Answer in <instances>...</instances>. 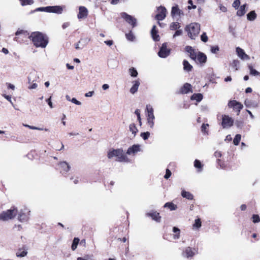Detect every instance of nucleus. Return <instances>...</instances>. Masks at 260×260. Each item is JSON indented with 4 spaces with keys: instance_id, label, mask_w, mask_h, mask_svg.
<instances>
[{
    "instance_id": "nucleus-3",
    "label": "nucleus",
    "mask_w": 260,
    "mask_h": 260,
    "mask_svg": "<svg viewBox=\"0 0 260 260\" xmlns=\"http://www.w3.org/2000/svg\"><path fill=\"white\" fill-rule=\"evenodd\" d=\"M186 30L188 32V36L191 39H195L199 34L200 24L198 23H191L186 27Z\"/></svg>"
},
{
    "instance_id": "nucleus-51",
    "label": "nucleus",
    "mask_w": 260,
    "mask_h": 260,
    "mask_svg": "<svg viewBox=\"0 0 260 260\" xmlns=\"http://www.w3.org/2000/svg\"><path fill=\"white\" fill-rule=\"evenodd\" d=\"M188 4H189L190 6H188V9L189 10H190L191 8L192 9H196L197 8L196 5H193L192 1V0H189L188 2Z\"/></svg>"
},
{
    "instance_id": "nucleus-50",
    "label": "nucleus",
    "mask_w": 260,
    "mask_h": 260,
    "mask_svg": "<svg viewBox=\"0 0 260 260\" xmlns=\"http://www.w3.org/2000/svg\"><path fill=\"white\" fill-rule=\"evenodd\" d=\"M253 222L254 223H258L260 221V218L257 215H253L252 216Z\"/></svg>"
},
{
    "instance_id": "nucleus-6",
    "label": "nucleus",
    "mask_w": 260,
    "mask_h": 260,
    "mask_svg": "<svg viewBox=\"0 0 260 260\" xmlns=\"http://www.w3.org/2000/svg\"><path fill=\"white\" fill-rule=\"evenodd\" d=\"M234 123V120L232 117L228 115H222L221 125L223 128H229L231 127Z\"/></svg>"
},
{
    "instance_id": "nucleus-21",
    "label": "nucleus",
    "mask_w": 260,
    "mask_h": 260,
    "mask_svg": "<svg viewBox=\"0 0 260 260\" xmlns=\"http://www.w3.org/2000/svg\"><path fill=\"white\" fill-rule=\"evenodd\" d=\"M181 13H182V12L179 9L178 5L172 7L171 12L172 16H174L175 15L180 16Z\"/></svg>"
},
{
    "instance_id": "nucleus-56",
    "label": "nucleus",
    "mask_w": 260,
    "mask_h": 260,
    "mask_svg": "<svg viewBox=\"0 0 260 260\" xmlns=\"http://www.w3.org/2000/svg\"><path fill=\"white\" fill-rule=\"evenodd\" d=\"M182 31L180 29L177 30L175 34L173 35V38L176 37V36H181L182 35Z\"/></svg>"
},
{
    "instance_id": "nucleus-20",
    "label": "nucleus",
    "mask_w": 260,
    "mask_h": 260,
    "mask_svg": "<svg viewBox=\"0 0 260 260\" xmlns=\"http://www.w3.org/2000/svg\"><path fill=\"white\" fill-rule=\"evenodd\" d=\"M247 7V4H245L242 6H241L239 8V9L237 12V15L238 16H243L246 12V8Z\"/></svg>"
},
{
    "instance_id": "nucleus-23",
    "label": "nucleus",
    "mask_w": 260,
    "mask_h": 260,
    "mask_svg": "<svg viewBox=\"0 0 260 260\" xmlns=\"http://www.w3.org/2000/svg\"><path fill=\"white\" fill-rule=\"evenodd\" d=\"M183 69L187 71L190 72L192 70V66L188 62V61L184 60L183 61Z\"/></svg>"
},
{
    "instance_id": "nucleus-2",
    "label": "nucleus",
    "mask_w": 260,
    "mask_h": 260,
    "mask_svg": "<svg viewBox=\"0 0 260 260\" xmlns=\"http://www.w3.org/2000/svg\"><path fill=\"white\" fill-rule=\"evenodd\" d=\"M107 157L109 159L116 157V160L120 162L126 161L127 160V158L124 154L123 150L121 149L110 150L108 153Z\"/></svg>"
},
{
    "instance_id": "nucleus-12",
    "label": "nucleus",
    "mask_w": 260,
    "mask_h": 260,
    "mask_svg": "<svg viewBox=\"0 0 260 260\" xmlns=\"http://www.w3.org/2000/svg\"><path fill=\"white\" fill-rule=\"evenodd\" d=\"M236 51L238 57L241 59L249 60L250 59V57L245 53L244 50L239 47L236 48Z\"/></svg>"
},
{
    "instance_id": "nucleus-45",
    "label": "nucleus",
    "mask_w": 260,
    "mask_h": 260,
    "mask_svg": "<svg viewBox=\"0 0 260 260\" xmlns=\"http://www.w3.org/2000/svg\"><path fill=\"white\" fill-rule=\"evenodd\" d=\"M240 0H235L232 6L235 8L236 9H238L240 5Z\"/></svg>"
},
{
    "instance_id": "nucleus-31",
    "label": "nucleus",
    "mask_w": 260,
    "mask_h": 260,
    "mask_svg": "<svg viewBox=\"0 0 260 260\" xmlns=\"http://www.w3.org/2000/svg\"><path fill=\"white\" fill-rule=\"evenodd\" d=\"M191 99L200 102L203 99V95L201 93H194L191 96Z\"/></svg>"
},
{
    "instance_id": "nucleus-37",
    "label": "nucleus",
    "mask_w": 260,
    "mask_h": 260,
    "mask_svg": "<svg viewBox=\"0 0 260 260\" xmlns=\"http://www.w3.org/2000/svg\"><path fill=\"white\" fill-rule=\"evenodd\" d=\"M180 27V25H179V23L177 22H172L171 24H170V29L171 30H176L178 28H179Z\"/></svg>"
},
{
    "instance_id": "nucleus-41",
    "label": "nucleus",
    "mask_w": 260,
    "mask_h": 260,
    "mask_svg": "<svg viewBox=\"0 0 260 260\" xmlns=\"http://www.w3.org/2000/svg\"><path fill=\"white\" fill-rule=\"evenodd\" d=\"M173 231L174 233H178L177 234L175 235L174 236V239H178L179 238L180 235V230L176 227H174L173 229Z\"/></svg>"
},
{
    "instance_id": "nucleus-32",
    "label": "nucleus",
    "mask_w": 260,
    "mask_h": 260,
    "mask_svg": "<svg viewBox=\"0 0 260 260\" xmlns=\"http://www.w3.org/2000/svg\"><path fill=\"white\" fill-rule=\"evenodd\" d=\"M129 131L131 132L133 134H134V136L136 135L137 133L138 132L137 127L134 123L130 124L129 126Z\"/></svg>"
},
{
    "instance_id": "nucleus-42",
    "label": "nucleus",
    "mask_w": 260,
    "mask_h": 260,
    "mask_svg": "<svg viewBox=\"0 0 260 260\" xmlns=\"http://www.w3.org/2000/svg\"><path fill=\"white\" fill-rule=\"evenodd\" d=\"M129 73L132 77H136L138 75V72L136 69L132 68L129 69Z\"/></svg>"
},
{
    "instance_id": "nucleus-11",
    "label": "nucleus",
    "mask_w": 260,
    "mask_h": 260,
    "mask_svg": "<svg viewBox=\"0 0 260 260\" xmlns=\"http://www.w3.org/2000/svg\"><path fill=\"white\" fill-rule=\"evenodd\" d=\"M88 10L84 6H80L77 17L79 19H85L88 15Z\"/></svg>"
},
{
    "instance_id": "nucleus-29",
    "label": "nucleus",
    "mask_w": 260,
    "mask_h": 260,
    "mask_svg": "<svg viewBox=\"0 0 260 260\" xmlns=\"http://www.w3.org/2000/svg\"><path fill=\"white\" fill-rule=\"evenodd\" d=\"M140 85V82L138 81H135L133 86L130 89V92L132 94H134L138 90V87Z\"/></svg>"
},
{
    "instance_id": "nucleus-55",
    "label": "nucleus",
    "mask_w": 260,
    "mask_h": 260,
    "mask_svg": "<svg viewBox=\"0 0 260 260\" xmlns=\"http://www.w3.org/2000/svg\"><path fill=\"white\" fill-rule=\"evenodd\" d=\"M3 96H4L6 100H7L9 102L11 103L12 105H13V103L11 100V96L8 95H6V94H2Z\"/></svg>"
},
{
    "instance_id": "nucleus-59",
    "label": "nucleus",
    "mask_w": 260,
    "mask_h": 260,
    "mask_svg": "<svg viewBox=\"0 0 260 260\" xmlns=\"http://www.w3.org/2000/svg\"><path fill=\"white\" fill-rule=\"evenodd\" d=\"M46 102L48 103V105L50 107V108H53L52 103L51 101V97L46 100Z\"/></svg>"
},
{
    "instance_id": "nucleus-44",
    "label": "nucleus",
    "mask_w": 260,
    "mask_h": 260,
    "mask_svg": "<svg viewBox=\"0 0 260 260\" xmlns=\"http://www.w3.org/2000/svg\"><path fill=\"white\" fill-rule=\"evenodd\" d=\"M141 136L143 138V139L144 140H146L148 139V138L150 136V133L148 132L142 133L141 134Z\"/></svg>"
},
{
    "instance_id": "nucleus-26",
    "label": "nucleus",
    "mask_w": 260,
    "mask_h": 260,
    "mask_svg": "<svg viewBox=\"0 0 260 260\" xmlns=\"http://www.w3.org/2000/svg\"><path fill=\"white\" fill-rule=\"evenodd\" d=\"M181 196L183 198H186L188 200H191L193 198V195L189 192L182 190L181 192Z\"/></svg>"
},
{
    "instance_id": "nucleus-25",
    "label": "nucleus",
    "mask_w": 260,
    "mask_h": 260,
    "mask_svg": "<svg viewBox=\"0 0 260 260\" xmlns=\"http://www.w3.org/2000/svg\"><path fill=\"white\" fill-rule=\"evenodd\" d=\"M257 15L254 11H250L247 14V18L249 21H254L256 18Z\"/></svg>"
},
{
    "instance_id": "nucleus-33",
    "label": "nucleus",
    "mask_w": 260,
    "mask_h": 260,
    "mask_svg": "<svg viewBox=\"0 0 260 260\" xmlns=\"http://www.w3.org/2000/svg\"><path fill=\"white\" fill-rule=\"evenodd\" d=\"M149 215L152 217V218L157 221L159 222L160 221V216H159V214L157 212H154L152 213H150Z\"/></svg>"
},
{
    "instance_id": "nucleus-1",
    "label": "nucleus",
    "mask_w": 260,
    "mask_h": 260,
    "mask_svg": "<svg viewBox=\"0 0 260 260\" xmlns=\"http://www.w3.org/2000/svg\"><path fill=\"white\" fill-rule=\"evenodd\" d=\"M29 38L36 47L45 48L48 43L47 37L38 31L32 32Z\"/></svg>"
},
{
    "instance_id": "nucleus-13",
    "label": "nucleus",
    "mask_w": 260,
    "mask_h": 260,
    "mask_svg": "<svg viewBox=\"0 0 260 260\" xmlns=\"http://www.w3.org/2000/svg\"><path fill=\"white\" fill-rule=\"evenodd\" d=\"M185 50L187 52L189 53L190 57L192 60L196 61L197 55L198 54H197L194 49L191 46H187L185 47Z\"/></svg>"
},
{
    "instance_id": "nucleus-10",
    "label": "nucleus",
    "mask_w": 260,
    "mask_h": 260,
    "mask_svg": "<svg viewBox=\"0 0 260 260\" xmlns=\"http://www.w3.org/2000/svg\"><path fill=\"white\" fill-rule=\"evenodd\" d=\"M228 106L230 107H232L233 109L238 113L240 112L241 110L243 108V105L239 102L235 100L230 101L228 104ZM239 113H238V114Z\"/></svg>"
},
{
    "instance_id": "nucleus-46",
    "label": "nucleus",
    "mask_w": 260,
    "mask_h": 260,
    "mask_svg": "<svg viewBox=\"0 0 260 260\" xmlns=\"http://www.w3.org/2000/svg\"><path fill=\"white\" fill-rule=\"evenodd\" d=\"M219 50V48L218 46H212L211 48V51L212 53L216 54Z\"/></svg>"
},
{
    "instance_id": "nucleus-27",
    "label": "nucleus",
    "mask_w": 260,
    "mask_h": 260,
    "mask_svg": "<svg viewBox=\"0 0 260 260\" xmlns=\"http://www.w3.org/2000/svg\"><path fill=\"white\" fill-rule=\"evenodd\" d=\"M164 207L165 208H169L171 211H174L177 209V206L176 205L174 204L172 202L166 203Z\"/></svg>"
},
{
    "instance_id": "nucleus-49",
    "label": "nucleus",
    "mask_w": 260,
    "mask_h": 260,
    "mask_svg": "<svg viewBox=\"0 0 260 260\" xmlns=\"http://www.w3.org/2000/svg\"><path fill=\"white\" fill-rule=\"evenodd\" d=\"M201 40L204 42H207L208 40V38L205 32L203 33V34L201 36Z\"/></svg>"
},
{
    "instance_id": "nucleus-60",
    "label": "nucleus",
    "mask_w": 260,
    "mask_h": 260,
    "mask_svg": "<svg viewBox=\"0 0 260 260\" xmlns=\"http://www.w3.org/2000/svg\"><path fill=\"white\" fill-rule=\"evenodd\" d=\"M209 126L208 124H203L201 127V129L203 132H205L207 127Z\"/></svg>"
},
{
    "instance_id": "nucleus-39",
    "label": "nucleus",
    "mask_w": 260,
    "mask_h": 260,
    "mask_svg": "<svg viewBox=\"0 0 260 260\" xmlns=\"http://www.w3.org/2000/svg\"><path fill=\"white\" fill-rule=\"evenodd\" d=\"M22 6L30 5L34 3L33 0H19Z\"/></svg>"
},
{
    "instance_id": "nucleus-28",
    "label": "nucleus",
    "mask_w": 260,
    "mask_h": 260,
    "mask_svg": "<svg viewBox=\"0 0 260 260\" xmlns=\"http://www.w3.org/2000/svg\"><path fill=\"white\" fill-rule=\"evenodd\" d=\"M89 41L90 39L88 38H81L79 41V43L80 44L81 47H82V49L88 44Z\"/></svg>"
},
{
    "instance_id": "nucleus-48",
    "label": "nucleus",
    "mask_w": 260,
    "mask_h": 260,
    "mask_svg": "<svg viewBox=\"0 0 260 260\" xmlns=\"http://www.w3.org/2000/svg\"><path fill=\"white\" fill-rule=\"evenodd\" d=\"M48 7H40V8H37L34 11L36 12V11H44V12H48V11H49L48 9Z\"/></svg>"
},
{
    "instance_id": "nucleus-24",
    "label": "nucleus",
    "mask_w": 260,
    "mask_h": 260,
    "mask_svg": "<svg viewBox=\"0 0 260 260\" xmlns=\"http://www.w3.org/2000/svg\"><path fill=\"white\" fill-rule=\"evenodd\" d=\"M27 254L26 249L23 248H19L16 253V256L17 257H23L25 256Z\"/></svg>"
},
{
    "instance_id": "nucleus-16",
    "label": "nucleus",
    "mask_w": 260,
    "mask_h": 260,
    "mask_svg": "<svg viewBox=\"0 0 260 260\" xmlns=\"http://www.w3.org/2000/svg\"><path fill=\"white\" fill-rule=\"evenodd\" d=\"M207 56L206 55L201 52H199L197 55L196 60L200 63H205L206 62Z\"/></svg>"
},
{
    "instance_id": "nucleus-52",
    "label": "nucleus",
    "mask_w": 260,
    "mask_h": 260,
    "mask_svg": "<svg viewBox=\"0 0 260 260\" xmlns=\"http://www.w3.org/2000/svg\"><path fill=\"white\" fill-rule=\"evenodd\" d=\"M23 125L24 126L28 127V128H29L30 129H37V130H40V131L43 130V128L37 127L34 126L29 125H27V124H23Z\"/></svg>"
},
{
    "instance_id": "nucleus-34",
    "label": "nucleus",
    "mask_w": 260,
    "mask_h": 260,
    "mask_svg": "<svg viewBox=\"0 0 260 260\" xmlns=\"http://www.w3.org/2000/svg\"><path fill=\"white\" fill-rule=\"evenodd\" d=\"M185 256L187 257H191L194 255L193 252L191 250L190 247L186 248L185 251Z\"/></svg>"
},
{
    "instance_id": "nucleus-64",
    "label": "nucleus",
    "mask_w": 260,
    "mask_h": 260,
    "mask_svg": "<svg viewBox=\"0 0 260 260\" xmlns=\"http://www.w3.org/2000/svg\"><path fill=\"white\" fill-rule=\"evenodd\" d=\"M75 48L77 50L81 49L82 47H81L80 44L79 43V42L75 44Z\"/></svg>"
},
{
    "instance_id": "nucleus-5",
    "label": "nucleus",
    "mask_w": 260,
    "mask_h": 260,
    "mask_svg": "<svg viewBox=\"0 0 260 260\" xmlns=\"http://www.w3.org/2000/svg\"><path fill=\"white\" fill-rule=\"evenodd\" d=\"M146 110L147 111L148 124L151 128H152L154 124L153 120L155 118L154 115L153 114V109L150 105H148L146 106Z\"/></svg>"
},
{
    "instance_id": "nucleus-8",
    "label": "nucleus",
    "mask_w": 260,
    "mask_h": 260,
    "mask_svg": "<svg viewBox=\"0 0 260 260\" xmlns=\"http://www.w3.org/2000/svg\"><path fill=\"white\" fill-rule=\"evenodd\" d=\"M157 10L158 13L155 17V19L158 21L164 20L166 17L167 10L166 8L161 6L157 8Z\"/></svg>"
},
{
    "instance_id": "nucleus-38",
    "label": "nucleus",
    "mask_w": 260,
    "mask_h": 260,
    "mask_svg": "<svg viewBox=\"0 0 260 260\" xmlns=\"http://www.w3.org/2000/svg\"><path fill=\"white\" fill-rule=\"evenodd\" d=\"M241 136L240 134H237L234 139L233 143L235 145H238L241 140Z\"/></svg>"
},
{
    "instance_id": "nucleus-61",
    "label": "nucleus",
    "mask_w": 260,
    "mask_h": 260,
    "mask_svg": "<svg viewBox=\"0 0 260 260\" xmlns=\"http://www.w3.org/2000/svg\"><path fill=\"white\" fill-rule=\"evenodd\" d=\"M104 43L109 46L112 45L113 44V42L112 40L105 41H104Z\"/></svg>"
},
{
    "instance_id": "nucleus-62",
    "label": "nucleus",
    "mask_w": 260,
    "mask_h": 260,
    "mask_svg": "<svg viewBox=\"0 0 260 260\" xmlns=\"http://www.w3.org/2000/svg\"><path fill=\"white\" fill-rule=\"evenodd\" d=\"M94 93V91H89L88 92L86 93L85 94V96L86 97H91L92 96V95Z\"/></svg>"
},
{
    "instance_id": "nucleus-18",
    "label": "nucleus",
    "mask_w": 260,
    "mask_h": 260,
    "mask_svg": "<svg viewBox=\"0 0 260 260\" xmlns=\"http://www.w3.org/2000/svg\"><path fill=\"white\" fill-rule=\"evenodd\" d=\"M60 168H61L60 172H67L70 169V166L66 161H62L59 164Z\"/></svg>"
},
{
    "instance_id": "nucleus-17",
    "label": "nucleus",
    "mask_w": 260,
    "mask_h": 260,
    "mask_svg": "<svg viewBox=\"0 0 260 260\" xmlns=\"http://www.w3.org/2000/svg\"><path fill=\"white\" fill-rule=\"evenodd\" d=\"M140 151V146L138 145H134L131 147H129L126 152V153L130 155L134 154Z\"/></svg>"
},
{
    "instance_id": "nucleus-58",
    "label": "nucleus",
    "mask_w": 260,
    "mask_h": 260,
    "mask_svg": "<svg viewBox=\"0 0 260 260\" xmlns=\"http://www.w3.org/2000/svg\"><path fill=\"white\" fill-rule=\"evenodd\" d=\"M251 101L249 100H246L244 104L246 107H249L251 105Z\"/></svg>"
},
{
    "instance_id": "nucleus-53",
    "label": "nucleus",
    "mask_w": 260,
    "mask_h": 260,
    "mask_svg": "<svg viewBox=\"0 0 260 260\" xmlns=\"http://www.w3.org/2000/svg\"><path fill=\"white\" fill-rule=\"evenodd\" d=\"M171 175V172L168 169L166 170V174L164 176V178L166 179H168Z\"/></svg>"
},
{
    "instance_id": "nucleus-9",
    "label": "nucleus",
    "mask_w": 260,
    "mask_h": 260,
    "mask_svg": "<svg viewBox=\"0 0 260 260\" xmlns=\"http://www.w3.org/2000/svg\"><path fill=\"white\" fill-rule=\"evenodd\" d=\"M170 53V50L167 48V44L164 43L158 52V56L161 58H166L169 55Z\"/></svg>"
},
{
    "instance_id": "nucleus-30",
    "label": "nucleus",
    "mask_w": 260,
    "mask_h": 260,
    "mask_svg": "<svg viewBox=\"0 0 260 260\" xmlns=\"http://www.w3.org/2000/svg\"><path fill=\"white\" fill-rule=\"evenodd\" d=\"M240 62L237 59L233 60V61L230 63V66L232 68L234 69L235 71H237L239 66Z\"/></svg>"
},
{
    "instance_id": "nucleus-15",
    "label": "nucleus",
    "mask_w": 260,
    "mask_h": 260,
    "mask_svg": "<svg viewBox=\"0 0 260 260\" xmlns=\"http://www.w3.org/2000/svg\"><path fill=\"white\" fill-rule=\"evenodd\" d=\"M191 85L190 84L186 83L184 84V85L180 88V92L182 94H186L188 93L189 91L192 92L191 91Z\"/></svg>"
},
{
    "instance_id": "nucleus-47",
    "label": "nucleus",
    "mask_w": 260,
    "mask_h": 260,
    "mask_svg": "<svg viewBox=\"0 0 260 260\" xmlns=\"http://www.w3.org/2000/svg\"><path fill=\"white\" fill-rule=\"evenodd\" d=\"M194 166L197 168L201 169L202 167V165L200 160L196 159L194 162Z\"/></svg>"
},
{
    "instance_id": "nucleus-40",
    "label": "nucleus",
    "mask_w": 260,
    "mask_h": 260,
    "mask_svg": "<svg viewBox=\"0 0 260 260\" xmlns=\"http://www.w3.org/2000/svg\"><path fill=\"white\" fill-rule=\"evenodd\" d=\"M126 39L131 41H133L135 39V36L132 31L129 32L128 34L125 35Z\"/></svg>"
},
{
    "instance_id": "nucleus-57",
    "label": "nucleus",
    "mask_w": 260,
    "mask_h": 260,
    "mask_svg": "<svg viewBox=\"0 0 260 260\" xmlns=\"http://www.w3.org/2000/svg\"><path fill=\"white\" fill-rule=\"evenodd\" d=\"M38 86V85L37 83H33L31 84V85H30L29 87H28V88L29 89H36Z\"/></svg>"
},
{
    "instance_id": "nucleus-4",
    "label": "nucleus",
    "mask_w": 260,
    "mask_h": 260,
    "mask_svg": "<svg viewBox=\"0 0 260 260\" xmlns=\"http://www.w3.org/2000/svg\"><path fill=\"white\" fill-rule=\"evenodd\" d=\"M18 211L15 207H12L5 212H3L0 214V219L3 220H8L13 218L17 214Z\"/></svg>"
},
{
    "instance_id": "nucleus-54",
    "label": "nucleus",
    "mask_w": 260,
    "mask_h": 260,
    "mask_svg": "<svg viewBox=\"0 0 260 260\" xmlns=\"http://www.w3.org/2000/svg\"><path fill=\"white\" fill-rule=\"evenodd\" d=\"M71 102L77 105H81V103L80 101L77 100L75 98H72L71 100Z\"/></svg>"
},
{
    "instance_id": "nucleus-36",
    "label": "nucleus",
    "mask_w": 260,
    "mask_h": 260,
    "mask_svg": "<svg viewBox=\"0 0 260 260\" xmlns=\"http://www.w3.org/2000/svg\"><path fill=\"white\" fill-rule=\"evenodd\" d=\"M248 69L250 71V74L253 76H257L259 75V72L254 69L251 65L248 66Z\"/></svg>"
},
{
    "instance_id": "nucleus-22",
    "label": "nucleus",
    "mask_w": 260,
    "mask_h": 260,
    "mask_svg": "<svg viewBox=\"0 0 260 260\" xmlns=\"http://www.w3.org/2000/svg\"><path fill=\"white\" fill-rule=\"evenodd\" d=\"M18 219L21 222L26 221L27 219V215L22 210H21L19 213Z\"/></svg>"
},
{
    "instance_id": "nucleus-14",
    "label": "nucleus",
    "mask_w": 260,
    "mask_h": 260,
    "mask_svg": "<svg viewBox=\"0 0 260 260\" xmlns=\"http://www.w3.org/2000/svg\"><path fill=\"white\" fill-rule=\"evenodd\" d=\"M49 13H54L57 14H61L63 11V8L59 6H48Z\"/></svg>"
},
{
    "instance_id": "nucleus-7",
    "label": "nucleus",
    "mask_w": 260,
    "mask_h": 260,
    "mask_svg": "<svg viewBox=\"0 0 260 260\" xmlns=\"http://www.w3.org/2000/svg\"><path fill=\"white\" fill-rule=\"evenodd\" d=\"M121 18L124 19L126 22L131 24L133 27L136 26L137 20L136 18L126 13L125 12H122L120 13Z\"/></svg>"
},
{
    "instance_id": "nucleus-19",
    "label": "nucleus",
    "mask_w": 260,
    "mask_h": 260,
    "mask_svg": "<svg viewBox=\"0 0 260 260\" xmlns=\"http://www.w3.org/2000/svg\"><path fill=\"white\" fill-rule=\"evenodd\" d=\"M151 36L155 41H158L159 40V36L157 35V31L156 29V26L153 25L151 31Z\"/></svg>"
},
{
    "instance_id": "nucleus-35",
    "label": "nucleus",
    "mask_w": 260,
    "mask_h": 260,
    "mask_svg": "<svg viewBox=\"0 0 260 260\" xmlns=\"http://www.w3.org/2000/svg\"><path fill=\"white\" fill-rule=\"evenodd\" d=\"M79 242V239L78 238H75L73 240V243L72 245V249L75 250Z\"/></svg>"
},
{
    "instance_id": "nucleus-43",
    "label": "nucleus",
    "mask_w": 260,
    "mask_h": 260,
    "mask_svg": "<svg viewBox=\"0 0 260 260\" xmlns=\"http://www.w3.org/2000/svg\"><path fill=\"white\" fill-rule=\"evenodd\" d=\"M201 226V221L200 218L195 220V222L193 224V226L197 228H199Z\"/></svg>"
},
{
    "instance_id": "nucleus-63",
    "label": "nucleus",
    "mask_w": 260,
    "mask_h": 260,
    "mask_svg": "<svg viewBox=\"0 0 260 260\" xmlns=\"http://www.w3.org/2000/svg\"><path fill=\"white\" fill-rule=\"evenodd\" d=\"M69 25H70V23L69 22H65V23H64L62 24V27L63 29H66L68 26H69Z\"/></svg>"
}]
</instances>
